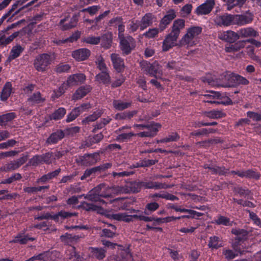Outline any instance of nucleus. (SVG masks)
Listing matches in <instances>:
<instances>
[{
  "label": "nucleus",
  "instance_id": "1",
  "mask_svg": "<svg viewBox=\"0 0 261 261\" xmlns=\"http://www.w3.org/2000/svg\"><path fill=\"white\" fill-rule=\"evenodd\" d=\"M202 28L200 27H193L188 29L187 33L179 41V46L187 48L193 46L198 42V36L201 33Z\"/></svg>",
  "mask_w": 261,
  "mask_h": 261
},
{
  "label": "nucleus",
  "instance_id": "2",
  "mask_svg": "<svg viewBox=\"0 0 261 261\" xmlns=\"http://www.w3.org/2000/svg\"><path fill=\"white\" fill-rule=\"evenodd\" d=\"M120 47L122 54L125 55L130 54L136 47V41L130 36H124L123 34L119 35Z\"/></svg>",
  "mask_w": 261,
  "mask_h": 261
},
{
  "label": "nucleus",
  "instance_id": "3",
  "mask_svg": "<svg viewBox=\"0 0 261 261\" xmlns=\"http://www.w3.org/2000/svg\"><path fill=\"white\" fill-rule=\"evenodd\" d=\"M55 160L54 153L48 152L41 155H36L32 158L29 164L33 166H37L40 164H50Z\"/></svg>",
  "mask_w": 261,
  "mask_h": 261
},
{
  "label": "nucleus",
  "instance_id": "4",
  "mask_svg": "<svg viewBox=\"0 0 261 261\" xmlns=\"http://www.w3.org/2000/svg\"><path fill=\"white\" fill-rule=\"evenodd\" d=\"M53 60V58L51 55L43 54L36 58L34 62V66L37 71L43 72L51 64Z\"/></svg>",
  "mask_w": 261,
  "mask_h": 261
},
{
  "label": "nucleus",
  "instance_id": "5",
  "mask_svg": "<svg viewBox=\"0 0 261 261\" xmlns=\"http://www.w3.org/2000/svg\"><path fill=\"white\" fill-rule=\"evenodd\" d=\"M224 79L228 82L224 87H233L237 85H246L249 83L248 80L246 78L233 73L226 72Z\"/></svg>",
  "mask_w": 261,
  "mask_h": 261
},
{
  "label": "nucleus",
  "instance_id": "6",
  "mask_svg": "<svg viewBox=\"0 0 261 261\" xmlns=\"http://www.w3.org/2000/svg\"><path fill=\"white\" fill-rule=\"evenodd\" d=\"M99 154L94 153L91 154H85L84 155L79 156L76 159L77 164L81 166H89L93 165L98 161Z\"/></svg>",
  "mask_w": 261,
  "mask_h": 261
},
{
  "label": "nucleus",
  "instance_id": "7",
  "mask_svg": "<svg viewBox=\"0 0 261 261\" xmlns=\"http://www.w3.org/2000/svg\"><path fill=\"white\" fill-rule=\"evenodd\" d=\"M104 187L105 185L99 184L90 190L87 194L84 195V198L92 202L99 201L101 203H105V201L100 198L101 191Z\"/></svg>",
  "mask_w": 261,
  "mask_h": 261
},
{
  "label": "nucleus",
  "instance_id": "8",
  "mask_svg": "<svg viewBox=\"0 0 261 261\" xmlns=\"http://www.w3.org/2000/svg\"><path fill=\"white\" fill-rule=\"evenodd\" d=\"M233 24L239 26L250 23L253 19V15L249 11L244 14L233 15Z\"/></svg>",
  "mask_w": 261,
  "mask_h": 261
},
{
  "label": "nucleus",
  "instance_id": "9",
  "mask_svg": "<svg viewBox=\"0 0 261 261\" xmlns=\"http://www.w3.org/2000/svg\"><path fill=\"white\" fill-rule=\"evenodd\" d=\"M140 66L142 70L150 76L157 77L156 74L159 72V64L156 63L151 64L147 61H143L140 63Z\"/></svg>",
  "mask_w": 261,
  "mask_h": 261
},
{
  "label": "nucleus",
  "instance_id": "10",
  "mask_svg": "<svg viewBox=\"0 0 261 261\" xmlns=\"http://www.w3.org/2000/svg\"><path fill=\"white\" fill-rule=\"evenodd\" d=\"M178 37L171 33L168 34L163 42V50L167 51L174 46H178V43H176Z\"/></svg>",
  "mask_w": 261,
  "mask_h": 261
},
{
  "label": "nucleus",
  "instance_id": "11",
  "mask_svg": "<svg viewBox=\"0 0 261 261\" xmlns=\"http://www.w3.org/2000/svg\"><path fill=\"white\" fill-rule=\"evenodd\" d=\"M77 215L76 213H70L68 212L61 211L59 212L57 214L51 216L49 213H46L43 215H41L40 216H38L36 218L37 220H43V219H48L49 218L53 219L54 220H58L59 217H61L63 218H67L69 217H71L72 216H75Z\"/></svg>",
  "mask_w": 261,
  "mask_h": 261
},
{
  "label": "nucleus",
  "instance_id": "12",
  "mask_svg": "<svg viewBox=\"0 0 261 261\" xmlns=\"http://www.w3.org/2000/svg\"><path fill=\"white\" fill-rule=\"evenodd\" d=\"M214 0H206V2L198 6L195 11L197 15H206L210 13L215 5Z\"/></svg>",
  "mask_w": 261,
  "mask_h": 261
},
{
  "label": "nucleus",
  "instance_id": "13",
  "mask_svg": "<svg viewBox=\"0 0 261 261\" xmlns=\"http://www.w3.org/2000/svg\"><path fill=\"white\" fill-rule=\"evenodd\" d=\"M218 38L226 42L233 43L239 39L240 36L238 33L229 30L220 32L218 34Z\"/></svg>",
  "mask_w": 261,
  "mask_h": 261
},
{
  "label": "nucleus",
  "instance_id": "14",
  "mask_svg": "<svg viewBox=\"0 0 261 261\" xmlns=\"http://www.w3.org/2000/svg\"><path fill=\"white\" fill-rule=\"evenodd\" d=\"M233 15L226 13L217 16L215 19V22L219 26H229L233 23Z\"/></svg>",
  "mask_w": 261,
  "mask_h": 261
},
{
  "label": "nucleus",
  "instance_id": "15",
  "mask_svg": "<svg viewBox=\"0 0 261 261\" xmlns=\"http://www.w3.org/2000/svg\"><path fill=\"white\" fill-rule=\"evenodd\" d=\"M142 215H128L125 213L113 214L111 215V218L113 219L118 221H123L125 222H130L133 221V219H139Z\"/></svg>",
  "mask_w": 261,
  "mask_h": 261
},
{
  "label": "nucleus",
  "instance_id": "16",
  "mask_svg": "<svg viewBox=\"0 0 261 261\" xmlns=\"http://www.w3.org/2000/svg\"><path fill=\"white\" fill-rule=\"evenodd\" d=\"M65 137V133L61 129H58L51 133L45 141L46 145L57 144Z\"/></svg>",
  "mask_w": 261,
  "mask_h": 261
},
{
  "label": "nucleus",
  "instance_id": "17",
  "mask_svg": "<svg viewBox=\"0 0 261 261\" xmlns=\"http://www.w3.org/2000/svg\"><path fill=\"white\" fill-rule=\"evenodd\" d=\"M86 76L83 73L74 74L70 75L67 80V85L73 86L83 83Z\"/></svg>",
  "mask_w": 261,
  "mask_h": 261
},
{
  "label": "nucleus",
  "instance_id": "18",
  "mask_svg": "<svg viewBox=\"0 0 261 261\" xmlns=\"http://www.w3.org/2000/svg\"><path fill=\"white\" fill-rule=\"evenodd\" d=\"M90 55V51L87 48H80L73 51L72 53V56L78 61L86 60Z\"/></svg>",
  "mask_w": 261,
  "mask_h": 261
},
{
  "label": "nucleus",
  "instance_id": "19",
  "mask_svg": "<svg viewBox=\"0 0 261 261\" xmlns=\"http://www.w3.org/2000/svg\"><path fill=\"white\" fill-rule=\"evenodd\" d=\"M175 17V12L172 10L169 11L161 20L159 25V29L161 31H163Z\"/></svg>",
  "mask_w": 261,
  "mask_h": 261
},
{
  "label": "nucleus",
  "instance_id": "20",
  "mask_svg": "<svg viewBox=\"0 0 261 261\" xmlns=\"http://www.w3.org/2000/svg\"><path fill=\"white\" fill-rule=\"evenodd\" d=\"M111 59L114 68L119 72H121L124 68V61L119 55L116 54H112L111 55Z\"/></svg>",
  "mask_w": 261,
  "mask_h": 261
},
{
  "label": "nucleus",
  "instance_id": "21",
  "mask_svg": "<svg viewBox=\"0 0 261 261\" xmlns=\"http://www.w3.org/2000/svg\"><path fill=\"white\" fill-rule=\"evenodd\" d=\"M91 90V87L89 85L80 87L76 90L75 92L73 94L72 97L73 99L77 100L83 98L90 92Z\"/></svg>",
  "mask_w": 261,
  "mask_h": 261
},
{
  "label": "nucleus",
  "instance_id": "22",
  "mask_svg": "<svg viewBox=\"0 0 261 261\" xmlns=\"http://www.w3.org/2000/svg\"><path fill=\"white\" fill-rule=\"evenodd\" d=\"M95 80L99 83H102L106 86L111 83V79L108 70L102 71L95 76Z\"/></svg>",
  "mask_w": 261,
  "mask_h": 261
},
{
  "label": "nucleus",
  "instance_id": "23",
  "mask_svg": "<svg viewBox=\"0 0 261 261\" xmlns=\"http://www.w3.org/2000/svg\"><path fill=\"white\" fill-rule=\"evenodd\" d=\"M153 15L150 13L146 14L139 21V25L141 30H144L148 27L151 25L152 23Z\"/></svg>",
  "mask_w": 261,
  "mask_h": 261
},
{
  "label": "nucleus",
  "instance_id": "24",
  "mask_svg": "<svg viewBox=\"0 0 261 261\" xmlns=\"http://www.w3.org/2000/svg\"><path fill=\"white\" fill-rule=\"evenodd\" d=\"M80 16V13L74 14L70 19V21L69 23L63 24L64 22L66 21V19H61L60 23L63 24L62 30H66L75 27L78 21V18Z\"/></svg>",
  "mask_w": 261,
  "mask_h": 261
},
{
  "label": "nucleus",
  "instance_id": "25",
  "mask_svg": "<svg viewBox=\"0 0 261 261\" xmlns=\"http://www.w3.org/2000/svg\"><path fill=\"white\" fill-rule=\"evenodd\" d=\"M238 33L240 37L242 38L255 37L258 35L254 29L250 27L242 28L238 31Z\"/></svg>",
  "mask_w": 261,
  "mask_h": 261
},
{
  "label": "nucleus",
  "instance_id": "26",
  "mask_svg": "<svg viewBox=\"0 0 261 261\" xmlns=\"http://www.w3.org/2000/svg\"><path fill=\"white\" fill-rule=\"evenodd\" d=\"M45 98L42 97L39 91L34 93L31 95L27 99V101L32 105L43 102Z\"/></svg>",
  "mask_w": 261,
  "mask_h": 261
},
{
  "label": "nucleus",
  "instance_id": "27",
  "mask_svg": "<svg viewBox=\"0 0 261 261\" xmlns=\"http://www.w3.org/2000/svg\"><path fill=\"white\" fill-rule=\"evenodd\" d=\"M90 249L92 256L98 260L103 259L106 256L107 250L105 248L91 247Z\"/></svg>",
  "mask_w": 261,
  "mask_h": 261
},
{
  "label": "nucleus",
  "instance_id": "28",
  "mask_svg": "<svg viewBox=\"0 0 261 261\" xmlns=\"http://www.w3.org/2000/svg\"><path fill=\"white\" fill-rule=\"evenodd\" d=\"M185 27V20L179 19L175 20L173 23L171 33L179 36L181 30Z\"/></svg>",
  "mask_w": 261,
  "mask_h": 261
},
{
  "label": "nucleus",
  "instance_id": "29",
  "mask_svg": "<svg viewBox=\"0 0 261 261\" xmlns=\"http://www.w3.org/2000/svg\"><path fill=\"white\" fill-rule=\"evenodd\" d=\"M23 48L20 45H16L13 46L10 51V55L7 59V62H10L12 60L18 57L23 51Z\"/></svg>",
  "mask_w": 261,
  "mask_h": 261
},
{
  "label": "nucleus",
  "instance_id": "30",
  "mask_svg": "<svg viewBox=\"0 0 261 261\" xmlns=\"http://www.w3.org/2000/svg\"><path fill=\"white\" fill-rule=\"evenodd\" d=\"M100 37L101 46L106 49L109 48L111 46L112 42V34L111 33L108 32Z\"/></svg>",
  "mask_w": 261,
  "mask_h": 261
},
{
  "label": "nucleus",
  "instance_id": "31",
  "mask_svg": "<svg viewBox=\"0 0 261 261\" xmlns=\"http://www.w3.org/2000/svg\"><path fill=\"white\" fill-rule=\"evenodd\" d=\"M141 181H132L126 184V188L127 193H136L139 192L141 189Z\"/></svg>",
  "mask_w": 261,
  "mask_h": 261
},
{
  "label": "nucleus",
  "instance_id": "32",
  "mask_svg": "<svg viewBox=\"0 0 261 261\" xmlns=\"http://www.w3.org/2000/svg\"><path fill=\"white\" fill-rule=\"evenodd\" d=\"M231 233L236 236V240L241 241L246 239L248 235V232L247 230L240 228H232Z\"/></svg>",
  "mask_w": 261,
  "mask_h": 261
},
{
  "label": "nucleus",
  "instance_id": "33",
  "mask_svg": "<svg viewBox=\"0 0 261 261\" xmlns=\"http://www.w3.org/2000/svg\"><path fill=\"white\" fill-rule=\"evenodd\" d=\"M12 91V84L10 82H7L3 87L1 94V99L2 101L6 100L10 96Z\"/></svg>",
  "mask_w": 261,
  "mask_h": 261
},
{
  "label": "nucleus",
  "instance_id": "34",
  "mask_svg": "<svg viewBox=\"0 0 261 261\" xmlns=\"http://www.w3.org/2000/svg\"><path fill=\"white\" fill-rule=\"evenodd\" d=\"M233 191L236 195H239L240 197L249 198L251 191L248 189H245L241 186H236L233 188Z\"/></svg>",
  "mask_w": 261,
  "mask_h": 261
},
{
  "label": "nucleus",
  "instance_id": "35",
  "mask_svg": "<svg viewBox=\"0 0 261 261\" xmlns=\"http://www.w3.org/2000/svg\"><path fill=\"white\" fill-rule=\"evenodd\" d=\"M35 240L34 238L29 237L28 236L22 233L17 234L12 241L15 243H19L20 244H25L29 241H33Z\"/></svg>",
  "mask_w": 261,
  "mask_h": 261
},
{
  "label": "nucleus",
  "instance_id": "36",
  "mask_svg": "<svg viewBox=\"0 0 261 261\" xmlns=\"http://www.w3.org/2000/svg\"><path fill=\"white\" fill-rule=\"evenodd\" d=\"M103 112L101 110H98L95 111L92 115L87 116L82 120V123L84 124L89 123L90 122H93L99 118L102 114Z\"/></svg>",
  "mask_w": 261,
  "mask_h": 261
},
{
  "label": "nucleus",
  "instance_id": "37",
  "mask_svg": "<svg viewBox=\"0 0 261 261\" xmlns=\"http://www.w3.org/2000/svg\"><path fill=\"white\" fill-rule=\"evenodd\" d=\"M209 248L218 249L222 246L220 239L217 236L211 237L208 244Z\"/></svg>",
  "mask_w": 261,
  "mask_h": 261
},
{
  "label": "nucleus",
  "instance_id": "38",
  "mask_svg": "<svg viewBox=\"0 0 261 261\" xmlns=\"http://www.w3.org/2000/svg\"><path fill=\"white\" fill-rule=\"evenodd\" d=\"M114 108L118 111H122L129 108L131 106V102H123L119 100H114L113 102Z\"/></svg>",
  "mask_w": 261,
  "mask_h": 261
},
{
  "label": "nucleus",
  "instance_id": "39",
  "mask_svg": "<svg viewBox=\"0 0 261 261\" xmlns=\"http://www.w3.org/2000/svg\"><path fill=\"white\" fill-rule=\"evenodd\" d=\"M66 112L64 108H60L49 116L50 119L58 120L62 118Z\"/></svg>",
  "mask_w": 261,
  "mask_h": 261
},
{
  "label": "nucleus",
  "instance_id": "40",
  "mask_svg": "<svg viewBox=\"0 0 261 261\" xmlns=\"http://www.w3.org/2000/svg\"><path fill=\"white\" fill-rule=\"evenodd\" d=\"M16 117L15 113H8L0 116V125H5L7 122H10Z\"/></svg>",
  "mask_w": 261,
  "mask_h": 261
},
{
  "label": "nucleus",
  "instance_id": "41",
  "mask_svg": "<svg viewBox=\"0 0 261 261\" xmlns=\"http://www.w3.org/2000/svg\"><path fill=\"white\" fill-rule=\"evenodd\" d=\"M158 127V126H153L151 128L148 129L147 131L141 132L137 135L140 137H153L156 134Z\"/></svg>",
  "mask_w": 261,
  "mask_h": 261
},
{
  "label": "nucleus",
  "instance_id": "42",
  "mask_svg": "<svg viewBox=\"0 0 261 261\" xmlns=\"http://www.w3.org/2000/svg\"><path fill=\"white\" fill-rule=\"evenodd\" d=\"M68 251L69 253V254H67L69 256L68 257V261H82L80 255L75 251V247H71V249L68 250Z\"/></svg>",
  "mask_w": 261,
  "mask_h": 261
},
{
  "label": "nucleus",
  "instance_id": "43",
  "mask_svg": "<svg viewBox=\"0 0 261 261\" xmlns=\"http://www.w3.org/2000/svg\"><path fill=\"white\" fill-rule=\"evenodd\" d=\"M206 116L210 118L218 119L225 116V114L221 111L213 110L205 112Z\"/></svg>",
  "mask_w": 261,
  "mask_h": 261
},
{
  "label": "nucleus",
  "instance_id": "44",
  "mask_svg": "<svg viewBox=\"0 0 261 261\" xmlns=\"http://www.w3.org/2000/svg\"><path fill=\"white\" fill-rule=\"evenodd\" d=\"M137 113L136 111L118 113L115 115V119L118 120L130 119Z\"/></svg>",
  "mask_w": 261,
  "mask_h": 261
},
{
  "label": "nucleus",
  "instance_id": "45",
  "mask_svg": "<svg viewBox=\"0 0 261 261\" xmlns=\"http://www.w3.org/2000/svg\"><path fill=\"white\" fill-rule=\"evenodd\" d=\"M239 176L241 177H246L257 179L259 177V175L253 170H248L242 171V173L241 174L239 173Z\"/></svg>",
  "mask_w": 261,
  "mask_h": 261
},
{
  "label": "nucleus",
  "instance_id": "46",
  "mask_svg": "<svg viewBox=\"0 0 261 261\" xmlns=\"http://www.w3.org/2000/svg\"><path fill=\"white\" fill-rule=\"evenodd\" d=\"M15 161H12L0 168V170L2 171L9 172L11 171L15 170L18 169Z\"/></svg>",
  "mask_w": 261,
  "mask_h": 261
},
{
  "label": "nucleus",
  "instance_id": "47",
  "mask_svg": "<svg viewBox=\"0 0 261 261\" xmlns=\"http://www.w3.org/2000/svg\"><path fill=\"white\" fill-rule=\"evenodd\" d=\"M215 223L219 225L231 226L232 222H230L229 218L223 216H218L217 219L215 220Z\"/></svg>",
  "mask_w": 261,
  "mask_h": 261
},
{
  "label": "nucleus",
  "instance_id": "48",
  "mask_svg": "<svg viewBox=\"0 0 261 261\" xmlns=\"http://www.w3.org/2000/svg\"><path fill=\"white\" fill-rule=\"evenodd\" d=\"M179 135L176 132H173L170 134H169L165 138L161 139V142H175L177 141L179 139Z\"/></svg>",
  "mask_w": 261,
  "mask_h": 261
},
{
  "label": "nucleus",
  "instance_id": "49",
  "mask_svg": "<svg viewBox=\"0 0 261 261\" xmlns=\"http://www.w3.org/2000/svg\"><path fill=\"white\" fill-rule=\"evenodd\" d=\"M62 238L69 241L71 243H77L81 239L83 238L81 235H74L71 233H66L64 236H62Z\"/></svg>",
  "mask_w": 261,
  "mask_h": 261
},
{
  "label": "nucleus",
  "instance_id": "50",
  "mask_svg": "<svg viewBox=\"0 0 261 261\" xmlns=\"http://www.w3.org/2000/svg\"><path fill=\"white\" fill-rule=\"evenodd\" d=\"M81 206L86 211H96L99 210V206L92 203L84 201L81 203Z\"/></svg>",
  "mask_w": 261,
  "mask_h": 261
},
{
  "label": "nucleus",
  "instance_id": "51",
  "mask_svg": "<svg viewBox=\"0 0 261 261\" xmlns=\"http://www.w3.org/2000/svg\"><path fill=\"white\" fill-rule=\"evenodd\" d=\"M67 84L65 83L63 84L57 90L54 91V93L52 94V98H57L60 97L65 91L67 89Z\"/></svg>",
  "mask_w": 261,
  "mask_h": 261
},
{
  "label": "nucleus",
  "instance_id": "52",
  "mask_svg": "<svg viewBox=\"0 0 261 261\" xmlns=\"http://www.w3.org/2000/svg\"><path fill=\"white\" fill-rule=\"evenodd\" d=\"M247 42L246 41H239L235 43L234 44L231 45V46L227 49V51H237L240 50L241 48H243L245 46V43Z\"/></svg>",
  "mask_w": 261,
  "mask_h": 261
},
{
  "label": "nucleus",
  "instance_id": "53",
  "mask_svg": "<svg viewBox=\"0 0 261 261\" xmlns=\"http://www.w3.org/2000/svg\"><path fill=\"white\" fill-rule=\"evenodd\" d=\"M121 259H124L125 261H127L132 257V254L130 252L129 247L121 250L118 255Z\"/></svg>",
  "mask_w": 261,
  "mask_h": 261
},
{
  "label": "nucleus",
  "instance_id": "54",
  "mask_svg": "<svg viewBox=\"0 0 261 261\" xmlns=\"http://www.w3.org/2000/svg\"><path fill=\"white\" fill-rule=\"evenodd\" d=\"M222 254L227 259H232L235 258L238 255V253L233 252L230 249H223Z\"/></svg>",
  "mask_w": 261,
  "mask_h": 261
},
{
  "label": "nucleus",
  "instance_id": "55",
  "mask_svg": "<svg viewBox=\"0 0 261 261\" xmlns=\"http://www.w3.org/2000/svg\"><path fill=\"white\" fill-rule=\"evenodd\" d=\"M95 62L97 66V68L101 71L108 70V69L106 66V65L105 63L104 59H103V57H102L101 56H98L96 58V61Z\"/></svg>",
  "mask_w": 261,
  "mask_h": 261
},
{
  "label": "nucleus",
  "instance_id": "56",
  "mask_svg": "<svg viewBox=\"0 0 261 261\" xmlns=\"http://www.w3.org/2000/svg\"><path fill=\"white\" fill-rule=\"evenodd\" d=\"M6 34L9 35V33L5 32V29L0 33V46H5L10 43L8 40V37H6Z\"/></svg>",
  "mask_w": 261,
  "mask_h": 261
},
{
  "label": "nucleus",
  "instance_id": "57",
  "mask_svg": "<svg viewBox=\"0 0 261 261\" xmlns=\"http://www.w3.org/2000/svg\"><path fill=\"white\" fill-rule=\"evenodd\" d=\"M22 178L20 174L17 173L13 174L11 177L8 179H5L1 182L3 184H11L14 181L18 180H20Z\"/></svg>",
  "mask_w": 261,
  "mask_h": 261
},
{
  "label": "nucleus",
  "instance_id": "58",
  "mask_svg": "<svg viewBox=\"0 0 261 261\" xmlns=\"http://www.w3.org/2000/svg\"><path fill=\"white\" fill-rule=\"evenodd\" d=\"M166 67L169 70H173L174 72L179 70V64L175 61H171L167 63Z\"/></svg>",
  "mask_w": 261,
  "mask_h": 261
},
{
  "label": "nucleus",
  "instance_id": "59",
  "mask_svg": "<svg viewBox=\"0 0 261 261\" xmlns=\"http://www.w3.org/2000/svg\"><path fill=\"white\" fill-rule=\"evenodd\" d=\"M112 166V163H107L103 164H101L99 166L94 167V169L95 172V173L97 172H101L105 171L107 169L111 168Z\"/></svg>",
  "mask_w": 261,
  "mask_h": 261
},
{
  "label": "nucleus",
  "instance_id": "60",
  "mask_svg": "<svg viewBox=\"0 0 261 261\" xmlns=\"http://www.w3.org/2000/svg\"><path fill=\"white\" fill-rule=\"evenodd\" d=\"M159 207V204L155 202L148 203L146 205V209L145 210L144 213L146 215H149V213H148V211L154 212L155 210H156Z\"/></svg>",
  "mask_w": 261,
  "mask_h": 261
},
{
  "label": "nucleus",
  "instance_id": "61",
  "mask_svg": "<svg viewBox=\"0 0 261 261\" xmlns=\"http://www.w3.org/2000/svg\"><path fill=\"white\" fill-rule=\"evenodd\" d=\"M70 69V66L68 64L60 63L56 66L55 70L57 73H61L67 72Z\"/></svg>",
  "mask_w": 261,
  "mask_h": 261
},
{
  "label": "nucleus",
  "instance_id": "62",
  "mask_svg": "<svg viewBox=\"0 0 261 261\" xmlns=\"http://www.w3.org/2000/svg\"><path fill=\"white\" fill-rule=\"evenodd\" d=\"M84 42L90 44H97L100 41V37L88 36L84 38Z\"/></svg>",
  "mask_w": 261,
  "mask_h": 261
},
{
  "label": "nucleus",
  "instance_id": "63",
  "mask_svg": "<svg viewBox=\"0 0 261 261\" xmlns=\"http://www.w3.org/2000/svg\"><path fill=\"white\" fill-rule=\"evenodd\" d=\"M203 83H207L210 85H214L216 78L213 76L211 74H207L205 76L201 78Z\"/></svg>",
  "mask_w": 261,
  "mask_h": 261
},
{
  "label": "nucleus",
  "instance_id": "64",
  "mask_svg": "<svg viewBox=\"0 0 261 261\" xmlns=\"http://www.w3.org/2000/svg\"><path fill=\"white\" fill-rule=\"evenodd\" d=\"M159 33V29L157 28L150 29L147 32L143 34V36L148 38H154Z\"/></svg>",
  "mask_w": 261,
  "mask_h": 261
}]
</instances>
